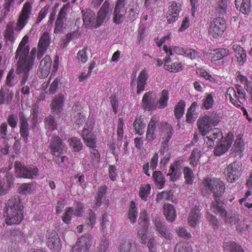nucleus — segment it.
<instances>
[{
	"label": "nucleus",
	"mask_w": 252,
	"mask_h": 252,
	"mask_svg": "<svg viewBox=\"0 0 252 252\" xmlns=\"http://www.w3.org/2000/svg\"><path fill=\"white\" fill-rule=\"evenodd\" d=\"M29 37L25 35L23 38L17 49L15 58L18 60L16 72L21 79V85H25L29 77L30 70L32 68L35 60L36 49L32 48L30 53V47L26 44Z\"/></svg>",
	"instance_id": "f257e3e1"
},
{
	"label": "nucleus",
	"mask_w": 252,
	"mask_h": 252,
	"mask_svg": "<svg viewBox=\"0 0 252 252\" xmlns=\"http://www.w3.org/2000/svg\"><path fill=\"white\" fill-rule=\"evenodd\" d=\"M23 209L19 196L10 198L5 205V223L7 225L19 224L23 219Z\"/></svg>",
	"instance_id": "f03ea898"
},
{
	"label": "nucleus",
	"mask_w": 252,
	"mask_h": 252,
	"mask_svg": "<svg viewBox=\"0 0 252 252\" xmlns=\"http://www.w3.org/2000/svg\"><path fill=\"white\" fill-rule=\"evenodd\" d=\"M159 128L161 137L159 151L163 154L164 151L171 144L170 140L174 131L171 125L166 123H160Z\"/></svg>",
	"instance_id": "7ed1b4c3"
},
{
	"label": "nucleus",
	"mask_w": 252,
	"mask_h": 252,
	"mask_svg": "<svg viewBox=\"0 0 252 252\" xmlns=\"http://www.w3.org/2000/svg\"><path fill=\"white\" fill-rule=\"evenodd\" d=\"M211 210L215 214L225 218L226 222L229 223L236 224L239 220V215L237 214H229L227 216V213L224 206L220 203L218 200L212 202Z\"/></svg>",
	"instance_id": "20e7f679"
},
{
	"label": "nucleus",
	"mask_w": 252,
	"mask_h": 252,
	"mask_svg": "<svg viewBox=\"0 0 252 252\" xmlns=\"http://www.w3.org/2000/svg\"><path fill=\"white\" fill-rule=\"evenodd\" d=\"M242 171V164L237 161L229 164L224 170V174L227 181L231 183L238 180Z\"/></svg>",
	"instance_id": "39448f33"
},
{
	"label": "nucleus",
	"mask_w": 252,
	"mask_h": 252,
	"mask_svg": "<svg viewBox=\"0 0 252 252\" xmlns=\"http://www.w3.org/2000/svg\"><path fill=\"white\" fill-rule=\"evenodd\" d=\"M16 173L21 177L32 179L38 175L39 170L34 166H24L18 161H15L14 164Z\"/></svg>",
	"instance_id": "423d86ee"
},
{
	"label": "nucleus",
	"mask_w": 252,
	"mask_h": 252,
	"mask_svg": "<svg viewBox=\"0 0 252 252\" xmlns=\"http://www.w3.org/2000/svg\"><path fill=\"white\" fill-rule=\"evenodd\" d=\"M226 29V21L224 17H217L211 23L209 34L214 38L221 36Z\"/></svg>",
	"instance_id": "0eeeda50"
},
{
	"label": "nucleus",
	"mask_w": 252,
	"mask_h": 252,
	"mask_svg": "<svg viewBox=\"0 0 252 252\" xmlns=\"http://www.w3.org/2000/svg\"><path fill=\"white\" fill-rule=\"evenodd\" d=\"M32 13V5L29 2H26L23 5L20 13L16 26V31H20L27 24Z\"/></svg>",
	"instance_id": "6e6552de"
},
{
	"label": "nucleus",
	"mask_w": 252,
	"mask_h": 252,
	"mask_svg": "<svg viewBox=\"0 0 252 252\" xmlns=\"http://www.w3.org/2000/svg\"><path fill=\"white\" fill-rule=\"evenodd\" d=\"M92 244V237L86 234L80 237L72 248L70 252H89V250Z\"/></svg>",
	"instance_id": "1a4fd4ad"
},
{
	"label": "nucleus",
	"mask_w": 252,
	"mask_h": 252,
	"mask_svg": "<svg viewBox=\"0 0 252 252\" xmlns=\"http://www.w3.org/2000/svg\"><path fill=\"white\" fill-rule=\"evenodd\" d=\"M234 136L232 132L229 131L224 140H221L217 145L214 154L216 156H220L225 153L231 146Z\"/></svg>",
	"instance_id": "9d476101"
},
{
	"label": "nucleus",
	"mask_w": 252,
	"mask_h": 252,
	"mask_svg": "<svg viewBox=\"0 0 252 252\" xmlns=\"http://www.w3.org/2000/svg\"><path fill=\"white\" fill-rule=\"evenodd\" d=\"M50 36L47 32H44L39 38L36 50L37 58L41 59L50 44Z\"/></svg>",
	"instance_id": "9b49d317"
},
{
	"label": "nucleus",
	"mask_w": 252,
	"mask_h": 252,
	"mask_svg": "<svg viewBox=\"0 0 252 252\" xmlns=\"http://www.w3.org/2000/svg\"><path fill=\"white\" fill-rule=\"evenodd\" d=\"M181 4L176 2H171L168 7L166 14V18L168 23H173L176 21L179 16V13L181 10Z\"/></svg>",
	"instance_id": "f8f14e48"
},
{
	"label": "nucleus",
	"mask_w": 252,
	"mask_h": 252,
	"mask_svg": "<svg viewBox=\"0 0 252 252\" xmlns=\"http://www.w3.org/2000/svg\"><path fill=\"white\" fill-rule=\"evenodd\" d=\"M47 237L48 248L55 252H59L61 249L62 244L58 234L55 232H49Z\"/></svg>",
	"instance_id": "ddd939ff"
},
{
	"label": "nucleus",
	"mask_w": 252,
	"mask_h": 252,
	"mask_svg": "<svg viewBox=\"0 0 252 252\" xmlns=\"http://www.w3.org/2000/svg\"><path fill=\"white\" fill-rule=\"evenodd\" d=\"M52 60L49 56L45 57L41 61L38 70V73L42 77L47 76L50 72Z\"/></svg>",
	"instance_id": "4468645a"
},
{
	"label": "nucleus",
	"mask_w": 252,
	"mask_h": 252,
	"mask_svg": "<svg viewBox=\"0 0 252 252\" xmlns=\"http://www.w3.org/2000/svg\"><path fill=\"white\" fill-rule=\"evenodd\" d=\"M182 161L180 160L175 161L171 164L170 167L169 171L171 173L167 174V176H170V179L172 181H175L178 180L182 174Z\"/></svg>",
	"instance_id": "2eb2a0df"
},
{
	"label": "nucleus",
	"mask_w": 252,
	"mask_h": 252,
	"mask_svg": "<svg viewBox=\"0 0 252 252\" xmlns=\"http://www.w3.org/2000/svg\"><path fill=\"white\" fill-rule=\"evenodd\" d=\"M155 225L157 231L160 236L167 240H170L172 238V234L167 226L161 221L158 217H156L154 220Z\"/></svg>",
	"instance_id": "dca6fc26"
},
{
	"label": "nucleus",
	"mask_w": 252,
	"mask_h": 252,
	"mask_svg": "<svg viewBox=\"0 0 252 252\" xmlns=\"http://www.w3.org/2000/svg\"><path fill=\"white\" fill-rule=\"evenodd\" d=\"M109 3L105 0L100 7L96 19V24L94 25L95 28L100 27L106 18L107 14L109 11Z\"/></svg>",
	"instance_id": "f3484780"
},
{
	"label": "nucleus",
	"mask_w": 252,
	"mask_h": 252,
	"mask_svg": "<svg viewBox=\"0 0 252 252\" xmlns=\"http://www.w3.org/2000/svg\"><path fill=\"white\" fill-rule=\"evenodd\" d=\"M206 135L207 136L204 138V143H206L208 147H213L215 145L214 140L222 136V132L220 129L215 128L210 129Z\"/></svg>",
	"instance_id": "a211bd4d"
},
{
	"label": "nucleus",
	"mask_w": 252,
	"mask_h": 252,
	"mask_svg": "<svg viewBox=\"0 0 252 252\" xmlns=\"http://www.w3.org/2000/svg\"><path fill=\"white\" fill-rule=\"evenodd\" d=\"M156 102V95L151 92L146 93L142 100V107L144 109H152Z\"/></svg>",
	"instance_id": "6ab92c4d"
},
{
	"label": "nucleus",
	"mask_w": 252,
	"mask_h": 252,
	"mask_svg": "<svg viewBox=\"0 0 252 252\" xmlns=\"http://www.w3.org/2000/svg\"><path fill=\"white\" fill-rule=\"evenodd\" d=\"M159 126L158 120L156 118H153L150 121L146 132V138L148 141H153L156 139V128Z\"/></svg>",
	"instance_id": "aec40b11"
},
{
	"label": "nucleus",
	"mask_w": 252,
	"mask_h": 252,
	"mask_svg": "<svg viewBox=\"0 0 252 252\" xmlns=\"http://www.w3.org/2000/svg\"><path fill=\"white\" fill-rule=\"evenodd\" d=\"M83 20L85 27L92 28L94 24L95 13L90 9L83 10Z\"/></svg>",
	"instance_id": "412c9836"
},
{
	"label": "nucleus",
	"mask_w": 252,
	"mask_h": 252,
	"mask_svg": "<svg viewBox=\"0 0 252 252\" xmlns=\"http://www.w3.org/2000/svg\"><path fill=\"white\" fill-rule=\"evenodd\" d=\"M64 147V145L59 136H54L51 138L50 149L54 155H55V153L59 154L62 153Z\"/></svg>",
	"instance_id": "4be33fe9"
},
{
	"label": "nucleus",
	"mask_w": 252,
	"mask_h": 252,
	"mask_svg": "<svg viewBox=\"0 0 252 252\" xmlns=\"http://www.w3.org/2000/svg\"><path fill=\"white\" fill-rule=\"evenodd\" d=\"M197 126L200 132L202 135L205 136L207 132L211 129V126L207 118V115L200 117L197 120Z\"/></svg>",
	"instance_id": "5701e85b"
},
{
	"label": "nucleus",
	"mask_w": 252,
	"mask_h": 252,
	"mask_svg": "<svg viewBox=\"0 0 252 252\" xmlns=\"http://www.w3.org/2000/svg\"><path fill=\"white\" fill-rule=\"evenodd\" d=\"M148 79V75L146 70H142L137 79V93L140 94L145 90L146 81Z\"/></svg>",
	"instance_id": "b1692460"
},
{
	"label": "nucleus",
	"mask_w": 252,
	"mask_h": 252,
	"mask_svg": "<svg viewBox=\"0 0 252 252\" xmlns=\"http://www.w3.org/2000/svg\"><path fill=\"white\" fill-rule=\"evenodd\" d=\"M215 178H206L203 181V187L202 189V192L205 194H210L212 193V190H214V186L215 184H217Z\"/></svg>",
	"instance_id": "393cba45"
},
{
	"label": "nucleus",
	"mask_w": 252,
	"mask_h": 252,
	"mask_svg": "<svg viewBox=\"0 0 252 252\" xmlns=\"http://www.w3.org/2000/svg\"><path fill=\"white\" fill-rule=\"evenodd\" d=\"M235 4L236 8L242 13L248 14L251 12V0H235Z\"/></svg>",
	"instance_id": "a878e982"
},
{
	"label": "nucleus",
	"mask_w": 252,
	"mask_h": 252,
	"mask_svg": "<svg viewBox=\"0 0 252 252\" xmlns=\"http://www.w3.org/2000/svg\"><path fill=\"white\" fill-rule=\"evenodd\" d=\"M229 54V51L224 48L216 49L209 53L212 62L220 60Z\"/></svg>",
	"instance_id": "bb28decb"
},
{
	"label": "nucleus",
	"mask_w": 252,
	"mask_h": 252,
	"mask_svg": "<svg viewBox=\"0 0 252 252\" xmlns=\"http://www.w3.org/2000/svg\"><path fill=\"white\" fill-rule=\"evenodd\" d=\"M226 97L229 98L230 102L236 106H240L242 103L240 96L236 94L235 90L233 88H229L226 92Z\"/></svg>",
	"instance_id": "cd10ccee"
},
{
	"label": "nucleus",
	"mask_w": 252,
	"mask_h": 252,
	"mask_svg": "<svg viewBox=\"0 0 252 252\" xmlns=\"http://www.w3.org/2000/svg\"><path fill=\"white\" fill-rule=\"evenodd\" d=\"M227 9V0H219L215 7V14L217 17H224Z\"/></svg>",
	"instance_id": "c85d7f7f"
},
{
	"label": "nucleus",
	"mask_w": 252,
	"mask_h": 252,
	"mask_svg": "<svg viewBox=\"0 0 252 252\" xmlns=\"http://www.w3.org/2000/svg\"><path fill=\"white\" fill-rule=\"evenodd\" d=\"M200 218V210L196 207L191 209L188 217V223L191 226H195Z\"/></svg>",
	"instance_id": "c756f323"
},
{
	"label": "nucleus",
	"mask_w": 252,
	"mask_h": 252,
	"mask_svg": "<svg viewBox=\"0 0 252 252\" xmlns=\"http://www.w3.org/2000/svg\"><path fill=\"white\" fill-rule=\"evenodd\" d=\"M88 130L84 128L82 131V137L86 143V145L90 148L95 147L96 138L95 135H90L88 133Z\"/></svg>",
	"instance_id": "7c9ffc66"
},
{
	"label": "nucleus",
	"mask_w": 252,
	"mask_h": 252,
	"mask_svg": "<svg viewBox=\"0 0 252 252\" xmlns=\"http://www.w3.org/2000/svg\"><path fill=\"white\" fill-rule=\"evenodd\" d=\"M164 215L166 219L170 221L173 222L175 220L176 215V211L172 204H166L164 205Z\"/></svg>",
	"instance_id": "2f4dec72"
},
{
	"label": "nucleus",
	"mask_w": 252,
	"mask_h": 252,
	"mask_svg": "<svg viewBox=\"0 0 252 252\" xmlns=\"http://www.w3.org/2000/svg\"><path fill=\"white\" fill-rule=\"evenodd\" d=\"M216 183L215 186H214L215 190H212V193H214V196L216 197H220L221 196L225 191V185L223 182L219 178H216Z\"/></svg>",
	"instance_id": "473e14b6"
},
{
	"label": "nucleus",
	"mask_w": 252,
	"mask_h": 252,
	"mask_svg": "<svg viewBox=\"0 0 252 252\" xmlns=\"http://www.w3.org/2000/svg\"><path fill=\"white\" fill-rule=\"evenodd\" d=\"M154 182L156 185L159 189L163 188L165 183V179L163 173L160 171H155L153 174Z\"/></svg>",
	"instance_id": "72a5a7b5"
},
{
	"label": "nucleus",
	"mask_w": 252,
	"mask_h": 252,
	"mask_svg": "<svg viewBox=\"0 0 252 252\" xmlns=\"http://www.w3.org/2000/svg\"><path fill=\"white\" fill-rule=\"evenodd\" d=\"M201 157V151L198 148H194L189 158V164L193 166H196Z\"/></svg>",
	"instance_id": "f704fd0d"
},
{
	"label": "nucleus",
	"mask_w": 252,
	"mask_h": 252,
	"mask_svg": "<svg viewBox=\"0 0 252 252\" xmlns=\"http://www.w3.org/2000/svg\"><path fill=\"white\" fill-rule=\"evenodd\" d=\"M168 99V91L167 90H163L161 92V96L158 101L157 102L156 106L158 109H163L167 105Z\"/></svg>",
	"instance_id": "c9c22d12"
},
{
	"label": "nucleus",
	"mask_w": 252,
	"mask_h": 252,
	"mask_svg": "<svg viewBox=\"0 0 252 252\" xmlns=\"http://www.w3.org/2000/svg\"><path fill=\"white\" fill-rule=\"evenodd\" d=\"M224 248L229 252H244L241 246L232 241L225 242L223 244Z\"/></svg>",
	"instance_id": "e433bc0d"
},
{
	"label": "nucleus",
	"mask_w": 252,
	"mask_h": 252,
	"mask_svg": "<svg viewBox=\"0 0 252 252\" xmlns=\"http://www.w3.org/2000/svg\"><path fill=\"white\" fill-rule=\"evenodd\" d=\"M64 100V95L62 94H59L52 101V106L53 110H60L62 109Z\"/></svg>",
	"instance_id": "4c0bfd02"
},
{
	"label": "nucleus",
	"mask_w": 252,
	"mask_h": 252,
	"mask_svg": "<svg viewBox=\"0 0 252 252\" xmlns=\"http://www.w3.org/2000/svg\"><path fill=\"white\" fill-rule=\"evenodd\" d=\"M151 187L149 184L142 185L139 190V196L140 198L144 200L147 201L148 197L151 193Z\"/></svg>",
	"instance_id": "58836bf2"
},
{
	"label": "nucleus",
	"mask_w": 252,
	"mask_h": 252,
	"mask_svg": "<svg viewBox=\"0 0 252 252\" xmlns=\"http://www.w3.org/2000/svg\"><path fill=\"white\" fill-rule=\"evenodd\" d=\"M146 124L143 122L141 118L136 117L133 122V126L136 131V133L140 135L143 134V129L145 127Z\"/></svg>",
	"instance_id": "ea45409f"
},
{
	"label": "nucleus",
	"mask_w": 252,
	"mask_h": 252,
	"mask_svg": "<svg viewBox=\"0 0 252 252\" xmlns=\"http://www.w3.org/2000/svg\"><path fill=\"white\" fill-rule=\"evenodd\" d=\"M174 252H192V250L189 243L181 242L176 244Z\"/></svg>",
	"instance_id": "a19ab883"
},
{
	"label": "nucleus",
	"mask_w": 252,
	"mask_h": 252,
	"mask_svg": "<svg viewBox=\"0 0 252 252\" xmlns=\"http://www.w3.org/2000/svg\"><path fill=\"white\" fill-rule=\"evenodd\" d=\"M70 147L74 152H79L82 149L83 145L80 139L74 137L68 140Z\"/></svg>",
	"instance_id": "79ce46f5"
},
{
	"label": "nucleus",
	"mask_w": 252,
	"mask_h": 252,
	"mask_svg": "<svg viewBox=\"0 0 252 252\" xmlns=\"http://www.w3.org/2000/svg\"><path fill=\"white\" fill-rule=\"evenodd\" d=\"M20 117V134L23 138H27L29 133V125L26 119L22 118L21 115Z\"/></svg>",
	"instance_id": "37998d69"
},
{
	"label": "nucleus",
	"mask_w": 252,
	"mask_h": 252,
	"mask_svg": "<svg viewBox=\"0 0 252 252\" xmlns=\"http://www.w3.org/2000/svg\"><path fill=\"white\" fill-rule=\"evenodd\" d=\"M134 245L133 242L129 240H125L122 242L119 246V252H130L132 245Z\"/></svg>",
	"instance_id": "c03bdc74"
},
{
	"label": "nucleus",
	"mask_w": 252,
	"mask_h": 252,
	"mask_svg": "<svg viewBox=\"0 0 252 252\" xmlns=\"http://www.w3.org/2000/svg\"><path fill=\"white\" fill-rule=\"evenodd\" d=\"M139 11V7L136 3L132 4L128 12V20L132 22L134 21L138 17Z\"/></svg>",
	"instance_id": "a18cd8bd"
},
{
	"label": "nucleus",
	"mask_w": 252,
	"mask_h": 252,
	"mask_svg": "<svg viewBox=\"0 0 252 252\" xmlns=\"http://www.w3.org/2000/svg\"><path fill=\"white\" fill-rule=\"evenodd\" d=\"M148 228V225L145 223L144 227H142L138 231L137 238L140 242L143 244H145L147 243V232Z\"/></svg>",
	"instance_id": "49530a36"
},
{
	"label": "nucleus",
	"mask_w": 252,
	"mask_h": 252,
	"mask_svg": "<svg viewBox=\"0 0 252 252\" xmlns=\"http://www.w3.org/2000/svg\"><path fill=\"white\" fill-rule=\"evenodd\" d=\"M73 215L74 209L72 207L66 208L62 217V220L66 224H69Z\"/></svg>",
	"instance_id": "de8ad7c7"
},
{
	"label": "nucleus",
	"mask_w": 252,
	"mask_h": 252,
	"mask_svg": "<svg viewBox=\"0 0 252 252\" xmlns=\"http://www.w3.org/2000/svg\"><path fill=\"white\" fill-rule=\"evenodd\" d=\"M45 127L48 132L57 129V125L53 116H49L45 119Z\"/></svg>",
	"instance_id": "09e8293b"
},
{
	"label": "nucleus",
	"mask_w": 252,
	"mask_h": 252,
	"mask_svg": "<svg viewBox=\"0 0 252 252\" xmlns=\"http://www.w3.org/2000/svg\"><path fill=\"white\" fill-rule=\"evenodd\" d=\"M184 174L186 183L189 185L192 184L194 179L192 170L190 168L186 167L184 169Z\"/></svg>",
	"instance_id": "8fccbe9b"
},
{
	"label": "nucleus",
	"mask_w": 252,
	"mask_h": 252,
	"mask_svg": "<svg viewBox=\"0 0 252 252\" xmlns=\"http://www.w3.org/2000/svg\"><path fill=\"white\" fill-rule=\"evenodd\" d=\"M107 189V188L106 186H101L98 189V190L97 192L96 196L95 197V205L96 206H100L102 198L105 195Z\"/></svg>",
	"instance_id": "3c124183"
},
{
	"label": "nucleus",
	"mask_w": 252,
	"mask_h": 252,
	"mask_svg": "<svg viewBox=\"0 0 252 252\" xmlns=\"http://www.w3.org/2000/svg\"><path fill=\"white\" fill-rule=\"evenodd\" d=\"M207 118L211 125L215 126L220 122L221 116L220 113L213 112L210 115L207 116Z\"/></svg>",
	"instance_id": "603ef678"
},
{
	"label": "nucleus",
	"mask_w": 252,
	"mask_h": 252,
	"mask_svg": "<svg viewBox=\"0 0 252 252\" xmlns=\"http://www.w3.org/2000/svg\"><path fill=\"white\" fill-rule=\"evenodd\" d=\"M124 119L123 117L119 118L117 131V135L118 137L117 139L118 141H121L123 137L124 126Z\"/></svg>",
	"instance_id": "864d4df0"
},
{
	"label": "nucleus",
	"mask_w": 252,
	"mask_h": 252,
	"mask_svg": "<svg viewBox=\"0 0 252 252\" xmlns=\"http://www.w3.org/2000/svg\"><path fill=\"white\" fill-rule=\"evenodd\" d=\"M137 214L138 212L135 207L134 203L133 201H131L130 207L129 209L128 218L132 223L136 222Z\"/></svg>",
	"instance_id": "5fc2aeb1"
},
{
	"label": "nucleus",
	"mask_w": 252,
	"mask_h": 252,
	"mask_svg": "<svg viewBox=\"0 0 252 252\" xmlns=\"http://www.w3.org/2000/svg\"><path fill=\"white\" fill-rule=\"evenodd\" d=\"M13 95L12 92L5 93L2 90L0 91V103H8L11 101Z\"/></svg>",
	"instance_id": "6e6d98bb"
},
{
	"label": "nucleus",
	"mask_w": 252,
	"mask_h": 252,
	"mask_svg": "<svg viewBox=\"0 0 252 252\" xmlns=\"http://www.w3.org/2000/svg\"><path fill=\"white\" fill-rule=\"evenodd\" d=\"M172 196V192L170 190L163 191L157 195L156 201L159 202L163 200H170Z\"/></svg>",
	"instance_id": "4d7b16f0"
},
{
	"label": "nucleus",
	"mask_w": 252,
	"mask_h": 252,
	"mask_svg": "<svg viewBox=\"0 0 252 252\" xmlns=\"http://www.w3.org/2000/svg\"><path fill=\"white\" fill-rule=\"evenodd\" d=\"M6 83L8 87H12L16 84L17 80L15 77L14 69H11L8 72L6 79Z\"/></svg>",
	"instance_id": "13d9d810"
},
{
	"label": "nucleus",
	"mask_w": 252,
	"mask_h": 252,
	"mask_svg": "<svg viewBox=\"0 0 252 252\" xmlns=\"http://www.w3.org/2000/svg\"><path fill=\"white\" fill-rule=\"evenodd\" d=\"M214 100L212 94H210L207 95L206 98L203 99L202 106L205 109H209L212 108Z\"/></svg>",
	"instance_id": "bf43d9fd"
},
{
	"label": "nucleus",
	"mask_w": 252,
	"mask_h": 252,
	"mask_svg": "<svg viewBox=\"0 0 252 252\" xmlns=\"http://www.w3.org/2000/svg\"><path fill=\"white\" fill-rule=\"evenodd\" d=\"M72 121L76 125H81L85 121V117L81 113L74 112L72 115Z\"/></svg>",
	"instance_id": "052dcab7"
},
{
	"label": "nucleus",
	"mask_w": 252,
	"mask_h": 252,
	"mask_svg": "<svg viewBox=\"0 0 252 252\" xmlns=\"http://www.w3.org/2000/svg\"><path fill=\"white\" fill-rule=\"evenodd\" d=\"M147 246L150 252H156L159 245L156 239L151 238L148 241Z\"/></svg>",
	"instance_id": "680f3d73"
},
{
	"label": "nucleus",
	"mask_w": 252,
	"mask_h": 252,
	"mask_svg": "<svg viewBox=\"0 0 252 252\" xmlns=\"http://www.w3.org/2000/svg\"><path fill=\"white\" fill-rule=\"evenodd\" d=\"M109 240L105 237L101 238L99 246L97 247V252H105L109 247Z\"/></svg>",
	"instance_id": "e2e57ef3"
},
{
	"label": "nucleus",
	"mask_w": 252,
	"mask_h": 252,
	"mask_svg": "<svg viewBox=\"0 0 252 252\" xmlns=\"http://www.w3.org/2000/svg\"><path fill=\"white\" fill-rule=\"evenodd\" d=\"M123 10L114 9L113 22L116 24H121L123 21V15L121 14Z\"/></svg>",
	"instance_id": "0e129e2a"
},
{
	"label": "nucleus",
	"mask_w": 252,
	"mask_h": 252,
	"mask_svg": "<svg viewBox=\"0 0 252 252\" xmlns=\"http://www.w3.org/2000/svg\"><path fill=\"white\" fill-rule=\"evenodd\" d=\"M176 232L179 236L183 237L185 239H189L191 237L190 233L184 227H179L176 229Z\"/></svg>",
	"instance_id": "69168bd1"
},
{
	"label": "nucleus",
	"mask_w": 252,
	"mask_h": 252,
	"mask_svg": "<svg viewBox=\"0 0 252 252\" xmlns=\"http://www.w3.org/2000/svg\"><path fill=\"white\" fill-rule=\"evenodd\" d=\"M32 191V185L30 184H23L20 187V192L22 194L30 193Z\"/></svg>",
	"instance_id": "338daca9"
},
{
	"label": "nucleus",
	"mask_w": 252,
	"mask_h": 252,
	"mask_svg": "<svg viewBox=\"0 0 252 252\" xmlns=\"http://www.w3.org/2000/svg\"><path fill=\"white\" fill-rule=\"evenodd\" d=\"M87 49V48H84L82 50H80L77 54V58L78 60L83 63L86 62L88 60Z\"/></svg>",
	"instance_id": "774afa93"
}]
</instances>
